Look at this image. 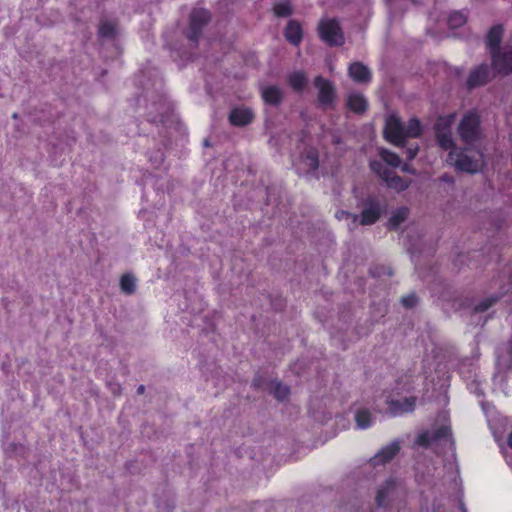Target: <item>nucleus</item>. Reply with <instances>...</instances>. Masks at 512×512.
<instances>
[{"label":"nucleus","mask_w":512,"mask_h":512,"mask_svg":"<svg viewBox=\"0 0 512 512\" xmlns=\"http://www.w3.org/2000/svg\"><path fill=\"white\" fill-rule=\"evenodd\" d=\"M410 445L451 448L455 445V440L451 428L449 426H441L432 431H423L417 436H413L411 433H405L393 439L385 448H401L402 446Z\"/></svg>","instance_id":"nucleus-1"},{"label":"nucleus","mask_w":512,"mask_h":512,"mask_svg":"<svg viewBox=\"0 0 512 512\" xmlns=\"http://www.w3.org/2000/svg\"><path fill=\"white\" fill-rule=\"evenodd\" d=\"M447 162L454 166L457 171L468 174H475L482 170L485 165L484 154L478 148L455 147L449 151Z\"/></svg>","instance_id":"nucleus-2"},{"label":"nucleus","mask_w":512,"mask_h":512,"mask_svg":"<svg viewBox=\"0 0 512 512\" xmlns=\"http://www.w3.org/2000/svg\"><path fill=\"white\" fill-rule=\"evenodd\" d=\"M356 198L357 208L360 210V213L352 214L344 211L342 213L351 217L353 222H359V224L364 226L376 223L380 219L384 209L380 198L374 194L362 197L356 196Z\"/></svg>","instance_id":"nucleus-3"},{"label":"nucleus","mask_w":512,"mask_h":512,"mask_svg":"<svg viewBox=\"0 0 512 512\" xmlns=\"http://www.w3.org/2000/svg\"><path fill=\"white\" fill-rule=\"evenodd\" d=\"M461 141L471 148H476L484 138L481 119L476 111L466 112L457 127Z\"/></svg>","instance_id":"nucleus-4"},{"label":"nucleus","mask_w":512,"mask_h":512,"mask_svg":"<svg viewBox=\"0 0 512 512\" xmlns=\"http://www.w3.org/2000/svg\"><path fill=\"white\" fill-rule=\"evenodd\" d=\"M318 36L330 47H339L345 43V36L336 18H322L317 26Z\"/></svg>","instance_id":"nucleus-5"},{"label":"nucleus","mask_w":512,"mask_h":512,"mask_svg":"<svg viewBox=\"0 0 512 512\" xmlns=\"http://www.w3.org/2000/svg\"><path fill=\"white\" fill-rule=\"evenodd\" d=\"M211 20V13L204 8H194L189 16V25L185 30V36L190 43L197 47L204 28Z\"/></svg>","instance_id":"nucleus-6"},{"label":"nucleus","mask_w":512,"mask_h":512,"mask_svg":"<svg viewBox=\"0 0 512 512\" xmlns=\"http://www.w3.org/2000/svg\"><path fill=\"white\" fill-rule=\"evenodd\" d=\"M494 286H498V291L479 301L474 307L475 312L482 313L487 311L490 307L495 305L505 294H507L512 286L511 277L504 273L498 275V278L493 280V287Z\"/></svg>","instance_id":"nucleus-7"},{"label":"nucleus","mask_w":512,"mask_h":512,"mask_svg":"<svg viewBox=\"0 0 512 512\" xmlns=\"http://www.w3.org/2000/svg\"><path fill=\"white\" fill-rule=\"evenodd\" d=\"M314 86L318 90V105L322 110H333L337 98L336 89L334 84L322 77L316 76L314 79Z\"/></svg>","instance_id":"nucleus-8"},{"label":"nucleus","mask_w":512,"mask_h":512,"mask_svg":"<svg viewBox=\"0 0 512 512\" xmlns=\"http://www.w3.org/2000/svg\"><path fill=\"white\" fill-rule=\"evenodd\" d=\"M453 119V114L439 117L434 125L436 141L438 145L444 150L451 151L456 147L451 131Z\"/></svg>","instance_id":"nucleus-9"},{"label":"nucleus","mask_w":512,"mask_h":512,"mask_svg":"<svg viewBox=\"0 0 512 512\" xmlns=\"http://www.w3.org/2000/svg\"><path fill=\"white\" fill-rule=\"evenodd\" d=\"M496 73L489 64L481 63L470 71L466 81L467 88L474 89L487 84Z\"/></svg>","instance_id":"nucleus-10"},{"label":"nucleus","mask_w":512,"mask_h":512,"mask_svg":"<svg viewBox=\"0 0 512 512\" xmlns=\"http://www.w3.org/2000/svg\"><path fill=\"white\" fill-rule=\"evenodd\" d=\"M491 65L495 72L502 75L512 73V46H505L496 52H492Z\"/></svg>","instance_id":"nucleus-11"},{"label":"nucleus","mask_w":512,"mask_h":512,"mask_svg":"<svg viewBox=\"0 0 512 512\" xmlns=\"http://www.w3.org/2000/svg\"><path fill=\"white\" fill-rule=\"evenodd\" d=\"M385 138L396 146H404L405 132L404 124L396 116H389L386 120L384 129Z\"/></svg>","instance_id":"nucleus-12"},{"label":"nucleus","mask_w":512,"mask_h":512,"mask_svg":"<svg viewBox=\"0 0 512 512\" xmlns=\"http://www.w3.org/2000/svg\"><path fill=\"white\" fill-rule=\"evenodd\" d=\"M255 114L252 109L244 106L233 108L228 116L231 125L245 127L253 122Z\"/></svg>","instance_id":"nucleus-13"},{"label":"nucleus","mask_w":512,"mask_h":512,"mask_svg":"<svg viewBox=\"0 0 512 512\" xmlns=\"http://www.w3.org/2000/svg\"><path fill=\"white\" fill-rule=\"evenodd\" d=\"M398 486V480L395 477H389L377 490L375 502L377 507L386 508L389 506L390 497Z\"/></svg>","instance_id":"nucleus-14"},{"label":"nucleus","mask_w":512,"mask_h":512,"mask_svg":"<svg viewBox=\"0 0 512 512\" xmlns=\"http://www.w3.org/2000/svg\"><path fill=\"white\" fill-rule=\"evenodd\" d=\"M389 413L392 416H400L405 413L412 412L415 408L416 398L406 397L402 400H389L387 401Z\"/></svg>","instance_id":"nucleus-15"},{"label":"nucleus","mask_w":512,"mask_h":512,"mask_svg":"<svg viewBox=\"0 0 512 512\" xmlns=\"http://www.w3.org/2000/svg\"><path fill=\"white\" fill-rule=\"evenodd\" d=\"M503 38V26L498 24L494 25L486 36V46L488 48V52L492 55V52H496L500 50V44Z\"/></svg>","instance_id":"nucleus-16"},{"label":"nucleus","mask_w":512,"mask_h":512,"mask_svg":"<svg viewBox=\"0 0 512 512\" xmlns=\"http://www.w3.org/2000/svg\"><path fill=\"white\" fill-rule=\"evenodd\" d=\"M284 36L290 44L298 46L303 38V30L300 23L297 20H289L284 29Z\"/></svg>","instance_id":"nucleus-17"},{"label":"nucleus","mask_w":512,"mask_h":512,"mask_svg":"<svg viewBox=\"0 0 512 512\" xmlns=\"http://www.w3.org/2000/svg\"><path fill=\"white\" fill-rule=\"evenodd\" d=\"M349 76L358 83H369L371 81V72L367 66L361 62L352 63L348 69Z\"/></svg>","instance_id":"nucleus-18"},{"label":"nucleus","mask_w":512,"mask_h":512,"mask_svg":"<svg viewBox=\"0 0 512 512\" xmlns=\"http://www.w3.org/2000/svg\"><path fill=\"white\" fill-rule=\"evenodd\" d=\"M261 94L264 102L274 107H278L283 101V91L275 85L264 87Z\"/></svg>","instance_id":"nucleus-19"},{"label":"nucleus","mask_w":512,"mask_h":512,"mask_svg":"<svg viewBox=\"0 0 512 512\" xmlns=\"http://www.w3.org/2000/svg\"><path fill=\"white\" fill-rule=\"evenodd\" d=\"M347 107L357 113H364L368 107V103L366 98L358 92H352L347 97Z\"/></svg>","instance_id":"nucleus-20"},{"label":"nucleus","mask_w":512,"mask_h":512,"mask_svg":"<svg viewBox=\"0 0 512 512\" xmlns=\"http://www.w3.org/2000/svg\"><path fill=\"white\" fill-rule=\"evenodd\" d=\"M355 423L358 429H367L375 422L374 414L367 408H360L355 412Z\"/></svg>","instance_id":"nucleus-21"},{"label":"nucleus","mask_w":512,"mask_h":512,"mask_svg":"<svg viewBox=\"0 0 512 512\" xmlns=\"http://www.w3.org/2000/svg\"><path fill=\"white\" fill-rule=\"evenodd\" d=\"M302 163L304 164L307 172H315L319 166L317 150L312 148L306 150L302 156Z\"/></svg>","instance_id":"nucleus-22"},{"label":"nucleus","mask_w":512,"mask_h":512,"mask_svg":"<svg viewBox=\"0 0 512 512\" xmlns=\"http://www.w3.org/2000/svg\"><path fill=\"white\" fill-rule=\"evenodd\" d=\"M383 181H385L388 187L395 189L397 191H404L409 186L408 181L395 174L392 170L388 172L387 176L383 179Z\"/></svg>","instance_id":"nucleus-23"},{"label":"nucleus","mask_w":512,"mask_h":512,"mask_svg":"<svg viewBox=\"0 0 512 512\" xmlns=\"http://www.w3.org/2000/svg\"><path fill=\"white\" fill-rule=\"evenodd\" d=\"M288 82L293 90L302 92L308 83V79L304 72L295 71L289 75Z\"/></svg>","instance_id":"nucleus-24"},{"label":"nucleus","mask_w":512,"mask_h":512,"mask_svg":"<svg viewBox=\"0 0 512 512\" xmlns=\"http://www.w3.org/2000/svg\"><path fill=\"white\" fill-rule=\"evenodd\" d=\"M409 210L406 207H401L394 211L388 220L389 229H397L408 218Z\"/></svg>","instance_id":"nucleus-25"},{"label":"nucleus","mask_w":512,"mask_h":512,"mask_svg":"<svg viewBox=\"0 0 512 512\" xmlns=\"http://www.w3.org/2000/svg\"><path fill=\"white\" fill-rule=\"evenodd\" d=\"M136 277L133 274L126 273L120 279V288L126 295H132L136 291Z\"/></svg>","instance_id":"nucleus-26"},{"label":"nucleus","mask_w":512,"mask_h":512,"mask_svg":"<svg viewBox=\"0 0 512 512\" xmlns=\"http://www.w3.org/2000/svg\"><path fill=\"white\" fill-rule=\"evenodd\" d=\"M268 392L273 394L277 400L284 401L288 398L290 389L281 382L272 381Z\"/></svg>","instance_id":"nucleus-27"},{"label":"nucleus","mask_w":512,"mask_h":512,"mask_svg":"<svg viewBox=\"0 0 512 512\" xmlns=\"http://www.w3.org/2000/svg\"><path fill=\"white\" fill-rule=\"evenodd\" d=\"M98 35L104 39H113L116 36V24L112 21L102 20L98 28Z\"/></svg>","instance_id":"nucleus-28"},{"label":"nucleus","mask_w":512,"mask_h":512,"mask_svg":"<svg viewBox=\"0 0 512 512\" xmlns=\"http://www.w3.org/2000/svg\"><path fill=\"white\" fill-rule=\"evenodd\" d=\"M422 131L420 121L416 118H412L404 125L405 138L406 137H418Z\"/></svg>","instance_id":"nucleus-29"},{"label":"nucleus","mask_w":512,"mask_h":512,"mask_svg":"<svg viewBox=\"0 0 512 512\" xmlns=\"http://www.w3.org/2000/svg\"><path fill=\"white\" fill-rule=\"evenodd\" d=\"M379 155L381 159L391 167H399L401 164L400 157L396 153L391 152L387 149H380Z\"/></svg>","instance_id":"nucleus-30"},{"label":"nucleus","mask_w":512,"mask_h":512,"mask_svg":"<svg viewBox=\"0 0 512 512\" xmlns=\"http://www.w3.org/2000/svg\"><path fill=\"white\" fill-rule=\"evenodd\" d=\"M467 21V16L462 11H454L448 17V25L452 29L463 26Z\"/></svg>","instance_id":"nucleus-31"},{"label":"nucleus","mask_w":512,"mask_h":512,"mask_svg":"<svg viewBox=\"0 0 512 512\" xmlns=\"http://www.w3.org/2000/svg\"><path fill=\"white\" fill-rule=\"evenodd\" d=\"M399 450H379V452L373 457V465H377L379 463H386L391 461L397 454Z\"/></svg>","instance_id":"nucleus-32"},{"label":"nucleus","mask_w":512,"mask_h":512,"mask_svg":"<svg viewBox=\"0 0 512 512\" xmlns=\"http://www.w3.org/2000/svg\"><path fill=\"white\" fill-rule=\"evenodd\" d=\"M273 11L278 17H288L292 14V7L289 2H281L274 6Z\"/></svg>","instance_id":"nucleus-33"},{"label":"nucleus","mask_w":512,"mask_h":512,"mask_svg":"<svg viewBox=\"0 0 512 512\" xmlns=\"http://www.w3.org/2000/svg\"><path fill=\"white\" fill-rule=\"evenodd\" d=\"M272 381L267 380L261 375H256L252 381V387L257 390L269 391Z\"/></svg>","instance_id":"nucleus-34"},{"label":"nucleus","mask_w":512,"mask_h":512,"mask_svg":"<svg viewBox=\"0 0 512 512\" xmlns=\"http://www.w3.org/2000/svg\"><path fill=\"white\" fill-rule=\"evenodd\" d=\"M370 168L372 171L377 173L382 180L387 176L390 169H388L381 161H371Z\"/></svg>","instance_id":"nucleus-35"},{"label":"nucleus","mask_w":512,"mask_h":512,"mask_svg":"<svg viewBox=\"0 0 512 512\" xmlns=\"http://www.w3.org/2000/svg\"><path fill=\"white\" fill-rule=\"evenodd\" d=\"M401 303L405 308H413L418 303V297L415 293H410L401 298Z\"/></svg>","instance_id":"nucleus-36"},{"label":"nucleus","mask_w":512,"mask_h":512,"mask_svg":"<svg viewBox=\"0 0 512 512\" xmlns=\"http://www.w3.org/2000/svg\"><path fill=\"white\" fill-rule=\"evenodd\" d=\"M109 390L115 396H119L122 393V386L118 382H108L107 383Z\"/></svg>","instance_id":"nucleus-37"},{"label":"nucleus","mask_w":512,"mask_h":512,"mask_svg":"<svg viewBox=\"0 0 512 512\" xmlns=\"http://www.w3.org/2000/svg\"><path fill=\"white\" fill-rule=\"evenodd\" d=\"M165 113H166L165 104L163 102H160V103L157 104L156 114L152 116L151 120L152 121H157V118L158 117H162Z\"/></svg>","instance_id":"nucleus-38"},{"label":"nucleus","mask_w":512,"mask_h":512,"mask_svg":"<svg viewBox=\"0 0 512 512\" xmlns=\"http://www.w3.org/2000/svg\"><path fill=\"white\" fill-rule=\"evenodd\" d=\"M164 160V154L161 151H157L154 158H150V161L155 167H159Z\"/></svg>","instance_id":"nucleus-39"},{"label":"nucleus","mask_w":512,"mask_h":512,"mask_svg":"<svg viewBox=\"0 0 512 512\" xmlns=\"http://www.w3.org/2000/svg\"><path fill=\"white\" fill-rule=\"evenodd\" d=\"M417 152H418V147H409L406 149V158L408 160H412L415 158V156L417 155Z\"/></svg>","instance_id":"nucleus-40"},{"label":"nucleus","mask_w":512,"mask_h":512,"mask_svg":"<svg viewBox=\"0 0 512 512\" xmlns=\"http://www.w3.org/2000/svg\"><path fill=\"white\" fill-rule=\"evenodd\" d=\"M334 422H335V424H341L342 427L345 428L348 421L344 415L337 414L335 416Z\"/></svg>","instance_id":"nucleus-41"},{"label":"nucleus","mask_w":512,"mask_h":512,"mask_svg":"<svg viewBox=\"0 0 512 512\" xmlns=\"http://www.w3.org/2000/svg\"><path fill=\"white\" fill-rule=\"evenodd\" d=\"M502 454L507 464L512 467V450H502Z\"/></svg>","instance_id":"nucleus-42"},{"label":"nucleus","mask_w":512,"mask_h":512,"mask_svg":"<svg viewBox=\"0 0 512 512\" xmlns=\"http://www.w3.org/2000/svg\"><path fill=\"white\" fill-rule=\"evenodd\" d=\"M402 171L410 173V174H415L416 173L415 169L411 168L410 165H408V164H404L402 166Z\"/></svg>","instance_id":"nucleus-43"},{"label":"nucleus","mask_w":512,"mask_h":512,"mask_svg":"<svg viewBox=\"0 0 512 512\" xmlns=\"http://www.w3.org/2000/svg\"><path fill=\"white\" fill-rule=\"evenodd\" d=\"M507 444L509 448H512V430L510 431L508 437H507Z\"/></svg>","instance_id":"nucleus-44"},{"label":"nucleus","mask_w":512,"mask_h":512,"mask_svg":"<svg viewBox=\"0 0 512 512\" xmlns=\"http://www.w3.org/2000/svg\"><path fill=\"white\" fill-rule=\"evenodd\" d=\"M144 392H145V386H144V385H140V386H138V388H137V393H138L139 395H141V394H143Z\"/></svg>","instance_id":"nucleus-45"},{"label":"nucleus","mask_w":512,"mask_h":512,"mask_svg":"<svg viewBox=\"0 0 512 512\" xmlns=\"http://www.w3.org/2000/svg\"><path fill=\"white\" fill-rule=\"evenodd\" d=\"M481 406H482L483 410H484V411H486V407L488 406V404H486V403L482 402V403H481Z\"/></svg>","instance_id":"nucleus-46"},{"label":"nucleus","mask_w":512,"mask_h":512,"mask_svg":"<svg viewBox=\"0 0 512 512\" xmlns=\"http://www.w3.org/2000/svg\"><path fill=\"white\" fill-rule=\"evenodd\" d=\"M510 346H511V348H512V340L510 341Z\"/></svg>","instance_id":"nucleus-47"}]
</instances>
